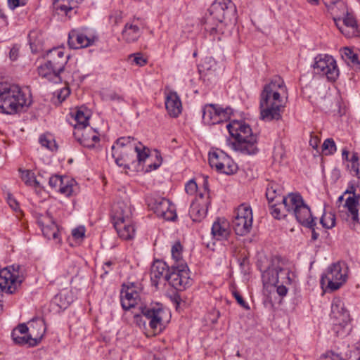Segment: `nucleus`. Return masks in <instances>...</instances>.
<instances>
[{"label": "nucleus", "mask_w": 360, "mask_h": 360, "mask_svg": "<svg viewBox=\"0 0 360 360\" xmlns=\"http://www.w3.org/2000/svg\"><path fill=\"white\" fill-rule=\"evenodd\" d=\"M319 360H346L340 354L334 352H328L323 354Z\"/></svg>", "instance_id": "53"}, {"label": "nucleus", "mask_w": 360, "mask_h": 360, "mask_svg": "<svg viewBox=\"0 0 360 360\" xmlns=\"http://www.w3.org/2000/svg\"><path fill=\"white\" fill-rule=\"evenodd\" d=\"M102 98L104 101H122L123 98L114 91H105L102 93Z\"/></svg>", "instance_id": "48"}, {"label": "nucleus", "mask_w": 360, "mask_h": 360, "mask_svg": "<svg viewBox=\"0 0 360 360\" xmlns=\"http://www.w3.org/2000/svg\"><path fill=\"white\" fill-rule=\"evenodd\" d=\"M282 188L276 182L270 181L268 183L266 189V196L269 203H272L277 198L281 200L284 196L281 197Z\"/></svg>", "instance_id": "39"}, {"label": "nucleus", "mask_w": 360, "mask_h": 360, "mask_svg": "<svg viewBox=\"0 0 360 360\" xmlns=\"http://www.w3.org/2000/svg\"><path fill=\"white\" fill-rule=\"evenodd\" d=\"M132 151L128 152L127 155L124 156V158L121 161H123L122 165H117L119 167H123L124 168H129L131 164L136 162V150L137 149L136 142L134 140L132 143Z\"/></svg>", "instance_id": "43"}, {"label": "nucleus", "mask_w": 360, "mask_h": 360, "mask_svg": "<svg viewBox=\"0 0 360 360\" xmlns=\"http://www.w3.org/2000/svg\"><path fill=\"white\" fill-rule=\"evenodd\" d=\"M342 157L343 160L349 161V152L346 149H343L342 152Z\"/></svg>", "instance_id": "64"}, {"label": "nucleus", "mask_w": 360, "mask_h": 360, "mask_svg": "<svg viewBox=\"0 0 360 360\" xmlns=\"http://www.w3.org/2000/svg\"><path fill=\"white\" fill-rule=\"evenodd\" d=\"M136 146L138 150H136V162H137L139 165L143 164L150 157L154 156L155 158L154 162H150L147 165V172L157 169L161 165L162 158L158 150H155L153 154H150L149 148L144 146L141 143H136Z\"/></svg>", "instance_id": "19"}, {"label": "nucleus", "mask_w": 360, "mask_h": 360, "mask_svg": "<svg viewBox=\"0 0 360 360\" xmlns=\"http://www.w3.org/2000/svg\"><path fill=\"white\" fill-rule=\"evenodd\" d=\"M141 32L134 22L126 23L124 30L122 32V35L127 42H134L136 41L141 36Z\"/></svg>", "instance_id": "36"}, {"label": "nucleus", "mask_w": 360, "mask_h": 360, "mask_svg": "<svg viewBox=\"0 0 360 360\" xmlns=\"http://www.w3.org/2000/svg\"><path fill=\"white\" fill-rule=\"evenodd\" d=\"M286 211L293 214L302 226L312 228L316 226V218L312 216L309 207L304 202L302 196L297 193H288L282 198Z\"/></svg>", "instance_id": "5"}, {"label": "nucleus", "mask_w": 360, "mask_h": 360, "mask_svg": "<svg viewBox=\"0 0 360 360\" xmlns=\"http://www.w3.org/2000/svg\"><path fill=\"white\" fill-rule=\"evenodd\" d=\"M322 226L326 229H331L335 224V217L332 212L324 213L320 220Z\"/></svg>", "instance_id": "46"}, {"label": "nucleus", "mask_w": 360, "mask_h": 360, "mask_svg": "<svg viewBox=\"0 0 360 360\" xmlns=\"http://www.w3.org/2000/svg\"><path fill=\"white\" fill-rule=\"evenodd\" d=\"M37 224L41 227L42 233L48 240H54L56 243L60 241L59 229L50 212L41 214L37 218Z\"/></svg>", "instance_id": "17"}, {"label": "nucleus", "mask_w": 360, "mask_h": 360, "mask_svg": "<svg viewBox=\"0 0 360 360\" xmlns=\"http://www.w3.org/2000/svg\"><path fill=\"white\" fill-rule=\"evenodd\" d=\"M331 316L339 320V323H346L349 319V311L345 309L343 302L338 298L332 302Z\"/></svg>", "instance_id": "33"}, {"label": "nucleus", "mask_w": 360, "mask_h": 360, "mask_svg": "<svg viewBox=\"0 0 360 360\" xmlns=\"http://www.w3.org/2000/svg\"><path fill=\"white\" fill-rule=\"evenodd\" d=\"M70 94V91L68 89H63L61 90L60 93L58 95V98H62L64 100L68 95Z\"/></svg>", "instance_id": "62"}, {"label": "nucleus", "mask_w": 360, "mask_h": 360, "mask_svg": "<svg viewBox=\"0 0 360 360\" xmlns=\"http://www.w3.org/2000/svg\"><path fill=\"white\" fill-rule=\"evenodd\" d=\"M349 162L350 165L348 167L350 168V172L360 179V158L357 153H353Z\"/></svg>", "instance_id": "44"}, {"label": "nucleus", "mask_w": 360, "mask_h": 360, "mask_svg": "<svg viewBox=\"0 0 360 360\" xmlns=\"http://www.w3.org/2000/svg\"><path fill=\"white\" fill-rule=\"evenodd\" d=\"M148 206L160 217L167 221H174L177 218L176 207L169 200L165 198H148Z\"/></svg>", "instance_id": "13"}, {"label": "nucleus", "mask_w": 360, "mask_h": 360, "mask_svg": "<svg viewBox=\"0 0 360 360\" xmlns=\"http://www.w3.org/2000/svg\"><path fill=\"white\" fill-rule=\"evenodd\" d=\"M209 164L218 172L228 175L233 174L238 170V166L231 158L218 149L209 153Z\"/></svg>", "instance_id": "10"}, {"label": "nucleus", "mask_w": 360, "mask_h": 360, "mask_svg": "<svg viewBox=\"0 0 360 360\" xmlns=\"http://www.w3.org/2000/svg\"><path fill=\"white\" fill-rule=\"evenodd\" d=\"M182 250L183 247L179 241L175 242L172 247V256L176 262H181L182 258Z\"/></svg>", "instance_id": "47"}, {"label": "nucleus", "mask_w": 360, "mask_h": 360, "mask_svg": "<svg viewBox=\"0 0 360 360\" xmlns=\"http://www.w3.org/2000/svg\"><path fill=\"white\" fill-rule=\"evenodd\" d=\"M130 58H133V61L139 66H143L146 64L147 60L141 53H136L130 55Z\"/></svg>", "instance_id": "54"}, {"label": "nucleus", "mask_w": 360, "mask_h": 360, "mask_svg": "<svg viewBox=\"0 0 360 360\" xmlns=\"http://www.w3.org/2000/svg\"><path fill=\"white\" fill-rule=\"evenodd\" d=\"M118 236L123 240H130L134 237L135 229L133 221H119L112 223Z\"/></svg>", "instance_id": "32"}, {"label": "nucleus", "mask_w": 360, "mask_h": 360, "mask_svg": "<svg viewBox=\"0 0 360 360\" xmlns=\"http://www.w3.org/2000/svg\"><path fill=\"white\" fill-rule=\"evenodd\" d=\"M210 15L217 21L216 27H206L215 40V34L222 32L224 26L231 24L236 19V7L231 0H216L208 9Z\"/></svg>", "instance_id": "4"}, {"label": "nucleus", "mask_w": 360, "mask_h": 360, "mask_svg": "<svg viewBox=\"0 0 360 360\" xmlns=\"http://www.w3.org/2000/svg\"><path fill=\"white\" fill-rule=\"evenodd\" d=\"M334 22L340 32L347 38L358 35V27L356 19L347 13L343 18H334Z\"/></svg>", "instance_id": "23"}, {"label": "nucleus", "mask_w": 360, "mask_h": 360, "mask_svg": "<svg viewBox=\"0 0 360 360\" xmlns=\"http://www.w3.org/2000/svg\"><path fill=\"white\" fill-rule=\"evenodd\" d=\"M7 202L14 211H17L19 209L18 201L11 193H8L7 195Z\"/></svg>", "instance_id": "56"}, {"label": "nucleus", "mask_w": 360, "mask_h": 360, "mask_svg": "<svg viewBox=\"0 0 360 360\" xmlns=\"http://www.w3.org/2000/svg\"><path fill=\"white\" fill-rule=\"evenodd\" d=\"M211 234L212 238L217 240H227L231 234L228 221L223 218H217L212 226Z\"/></svg>", "instance_id": "29"}, {"label": "nucleus", "mask_w": 360, "mask_h": 360, "mask_svg": "<svg viewBox=\"0 0 360 360\" xmlns=\"http://www.w3.org/2000/svg\"><path fill=\"white\" fill-rule=\"evenodd\" d=\"M347 273L348 269L345 263H334L328 267L326 274L321 276V283L327 284L331 290H336L346 282Z\"/></svg>", "instance_id": "7"}, {"label": "nucleus", "mask_w": 360, "mask_h": 360, "mask_svg": "<svg viewBox=\"0 0 360 360\" xmlns=\"http://www.w3.org/2000/svg\"><path fill=\"white\" fill-rule=\"evenodd\" d=\"M264 277L269 276V282L272 284H278L276 288V292L281 297H284L288 292L285 284L291 283L290 278V271L287 269L281 268H269L263 275Z\"/></svg>", "instance_id": "16"}, {"label": "nucleus", "mask_w": 360, "mask_h": 360, "mask_svg": "<svg viewBox=\"0 0 360 360\" xmlns=\"http://www.w3.org/2000/svg\"><path fill=\"white\" fill-rule=\"evenodd\" d=\"M72 236L76 239L84 238L85 234V229L84 226H79L75 228L72 231Z\"/></svg>", "instance_id": "55"}, {"label": "nucleus", "mask_w": 360, "mask_h": 360, "mask_svg": "<svg viewBox=\"0 0 360 360\" xmlns=\"http://www.w3.org/2000/svg\"><path fill=\"white\" fill-rule=\"evenodd\" d=\"M39 143L43 146L51 150L56 148V143L53 140L48 139L45 135H41L39 137Z\"/></svg>", "instance_id": "51"}, {"label": "nucleus", "mask_w": 360, "mask_h": 360, "mask_svg": "<svg viewBox=\"0 0 360 360\" xmlns=\"http://www.w3.org/2000/svg\"><path fill=\"white\" fill-rule=\"evenodd\" d=\"M84 131L81 134L75 135L78 141L84 147L93 148L100 141L99 134L93 128L83 129Z\"/></svg>", "instance_id": "31"}, {"label": "nucleus", "mask_w": 360, "mask_h": 360, "mask_svg": "<svg viewBox=\"0 0 360 360\" xmlns=\"http://www.w3.org/2000/svg\"><path fill=\"white\" fill-rule=\"evenodd\" d=\"M233 295L237 300L238 303L243 307V308L248 309L250 307L248 304L245 302L243 297L240 295V293L237 291H233Z\"/></svg>", "instance_id": "57"}, {"label": "nucleus", "mask_w": 360, "mask_h": 360, "mask_svg": "<svg viewBox=\"0 0 360 360\" xmlns=\"http://www.w3.org/2000/svg\"><path fill=\"white\" fill-rule=\"evenodd\" d=\"M342 58L347 63L352 65H357L360 64L358 54L350 48H344L342 51Z\"/></svg>", "instance_id": "42"}, {"label": "nucleus", "mask_w": 360, "mask_h": 360, "mask_svg": "<svg viewBox=\"0 0 360 360\" xmlns=\"http://www.w3.org/2000/svg\"><path fill=\"white\" fill-rule=\"evenodd\" d=\"M50 187L60 192L65 196H70L74 192L76 186L75 180L68 176L53 175L49 179Z\"/></svg>", "instance_id": "22"}, {"label": "nucleus", "mask_w": 360, "mask_h": 360, "mask_svg": "<svg viewBox=\"0 0 360 360\" xmlns=\"http://www.w3.org/2000/svg\"><path fill=\"white\" fill-rule=\"evenodd\" d=\"M68 59L69 55L65 53L64 49L58 47L49 51L46 62L49 65L53 67L55 71L60 74L63 72Z\"/></svg>", "instance_id": "25"}, {"label": "nucleus", "mask_w": 360, "mask_h": 360, "mask_svg": "<svg viewBox=\"0 0 360 360\" xmlns=\"http://www.w3.org/2000/svg\"><path fill=\"white\" fill-rule=\"evenodd\" d=\"M30 95L15 84L0 82V112L12 115L31 104Z\"/></svg>", "instance_id": "3"}, {"label": "nucleus", "mask_w": 360, "mask_h": 360, "mask_svg": "<svg viewBox=\"0 0 360 360\" xmlns=\"http://www.w3.org/2000/svg\"><path fill=\"white\" fill-rule=\"evenodd\" d=\"M276 203H269L270 205V210H271V215L277 219H281L283 217H285V214H282L281 212V210L277 207L278 203L282 202V199L281 200H276Z\"/></svg>", "instance_id": "50"}, {"label": "nucleus", "mask_w": 360, "mask_h": 360, "mask_svg": "<svg viewBox=\"0 0 360 360\" xmlns=\"http://www.w3.org/2000/svg\"><path fill=\"white\" fill-rule=\"evenodd\" d=\"M140 300L137 286L131 283L129 285L123 284L120 291L121 305L124 310L128 311L139 304Z\"/></svg>", "instance_id": "18"}, {"label": "nucleus", "mask_w": 360, "mask_h": 360, "mask_svg": "<svg viewBox=\"0 0 360 360\" xmlns=\"http://www.w3.org/2000/svg\"><path fill=\"white\" fill-rule=\"evenodd\" d=\"M253 221L252 211L250 205L243 203L238 206L232 220V226L238 236H245L252 229Z\"/></svg>", "instance_id": "8"}, {"label": "nucleus", "mask_w": 360, "mask_h": 360, "mask_svg": "<svg viewBox=\"0 0 360 360\" xmlns=\"http://www.w3.org/2000/svg\"><path fill=\"white\" fill-rule=\"evenodd\" d=\"M115 263L112 261H108L105 262L103 264V269L104 271L103 274L107 275L111 270H112V266Z\"/></svg>", "instance_id": "59"}, {"label": "nucleus", "mask_w": 360, "mask_h": 360, "mask_svg": "<svg viewBox=\"0 0 360 360\" xmlns=\"http://www.w3.org/2000/svg\"><path fill=\"white\" fill-rule=\"evenodd\" d=\"M322 149L326 152V155H331L336 151V146L333 139H327L322 145Z\"/></svg>", "instance_id": "49"}, {"label": "nucleus", "mask_w": 360, "mask_h": 360, "mask_svg": "<svg viewBox=\"0 0 360 360\" xmlns=\"http://www.w3.org/2000/svg\"><path fill=\"white\" fill-rule=\"evenodd\" d=\"M29 324L27 333L30 334V347H34L41 342L45 333L46 327L44 321L41 319H33Z\"/></svg>", "instance_id": "28"}, {"label": "nucleus", "mask_w": 360, "mask_h": 360, "mask_svg": "<svg viewBox=\"0 0 360 360\" xmlns=\"http://www.w3.org/2000/svg\"><path fill=\"white\" fill-rule=\"evenodd\" d=\"M39 75L47 79L53 83H60L62 82L60 74L53 69V67L49 65L47 62L38 68Z\"/></svg>", "instance_id": "35"}, {"label": "nucleus", "mask_w": 360, "mask_h": 360, "mask_svg": "<svg viewBox=\"0 0 360 360\" xmlns=\"http://www.w3.org/2000/svg\"><path fill=\"white\" fill-rule=\"evenodd\" d=\"M230 135L234 138L233 148L243 155H255L257 153V137L250 127L244 122L233 120L227 124Z\"/></svg>", "instance_id": "2"}, {"label": "nucleus", "mask_w": 360, "mask_h": 360, "mask_svg": "<svg viewBox=\"0 0 360 360\" xmlns=\"http://www.w3.org/2000/svg\"><path fill=\"white\" fill-rule=\"evenodd\" d=\"M165 108L172 117H177L181 112L182 105L179 96L174 91H169L165 98Z\"/></svg>", "instance_id": "30"}, {"label": "nucleus", "mask_w": 360, "mask_h": 360, "mask_svg": "<svg viewBox=\"0 0 360 360\" xmlns=\"http://www.w3.org/2000/svg\"><path fill=\"white\" fill-rule=\"evenodd\" d=\"M7 23V17L3 12L2 9L0 8V26L6 25Z\"/></svg>", "instance_id": "61"}, {"label": "nucleus", "mask_w": 360, "mask_h": 360, "mask_svg": "<svg viewBox=\"0 0 360 360\" xmlns=\"http://www.w3.org/2000/svg\"><path fill=\"white\" fill-rule=\"evenodd\" d=\"M75 123L74 127L77 130L75 135L79 133V130L86 128L89 125V120L90 118V114L87 110H84L82 108L77 110L73 115Z\"/></svg>", "instance_id": "37"}, {"label": "nucleus", "mask_w": 360, "mask_h": 360, "mask_svg": "<svg viewBox=\"0 0 360 360\" xmlns=\"http://www.w3.org/2000/svg\"><path fill=\"white\" fill-rule=\"evenodd\" d=\"M73 301L72 292L68 290H63L54 297L53 303L58 306L60 309H65Z\"/></svg>", "instance_id": "38"}, {"label": "nucleus", "mask_w": 360, "mask_h": 360, "mask_svg": "<svg viewBox=\"0 0 360 360\" xmlns=\"http://www.w3.org/2000/svg\"><path fill=\"white\" fill-rule=\"evenodd\" d=\"M95 37H87L85 34L76 30H72L68 35V45L71 49H77L93 44Z\"/></svg>", "instance_id": "27"}, {"label": "nucleus", "mask_w": 360, "mask_h": 360, "mask_svg": "<svg viewBox=\"0 0 360 360\" xmlns=\"http://www.w3.org/2000/svg\"><path fill=\"white\" fill-rule=\"evenodd\" d=\"M198 190V185L194 179L189 180L185 185V191L188 195H194Z\"/></svg>", "instance_id": "52"}, {"label": "nucleus", "mask_w": 360, "mask_h": 360, "mask_svg": "<svg viewBox=\"0 0 360 360\" xmlns=\"http://www.w3.org/2000/svg\"><path fill=\"white\" fill-rule=\"evenodd\" d=\"M22 279L18 274L11 272L8 268L0 270V290L8 294L13 293Z\"/></svg>", "instance_id": "20"}, {"label": "nucleus", "mask_w": 360, "mask_h": 360, "mask_svg": "<svg viewBox=\"0 0 360 360\" xmlns=\"http://www.w3.org/2000/svg\"><path fill=\"white\" fill-rule=\"evenodd\" d=\"M139 313H134V321L135 324L140 328L146 327L145 317L149 321V326L153 330H160L163 326V316L165 310L162 305L159 303L150 304L148 306L140 304L138 307Z\"/></svg>", "instance_id": "6"}, {"label": "nucleus", "mask_w": 360, "mask_h": 360, "mask_svg": "<svg viewBox=\"0 0 360 360\" xmlns=\"http://www.w3.org/2000/svg\"><path fill=\"white\" fill-rule=\"evenodd\" d=\"M204 186V193H200L190 207L189 214L193 221H200L206 217L210 204L207 180L205 181Z\"/></svg>", "instance_id": "14"}, {"label": "nucleus", "mask_w": 360, "mask_h": 360, "mask_svg": "<svg viewBox=\"0 0 360 360\" xmlns=\"http://www.w3.org/2000/svg\"><path fill=\"white\" fill-rule=\"evenodd\" d=\"M28 330V326L25 323L19 324L11 333L13 342L18 345L30 346L31 341L30 334L27 333Z\"/></svg>", "instance_id": "34"}, {"label": "nucleus", "mask_w": 360, "mask_h": 360, "mask_svg": "<svg viewBox=\"0 0 360 360\" xmlns=\"http://www.w3.org/2000/svg\"><path fill=\"white\" fill-rule=\"evenodd\" d=\"M232 114L231 108H223L218 105L207 104L202 110V121L207 125H214L226 122Z\"/></svg>", "instance_id": "11"}, {"label": "nucleus", "mask_w": 360, "mask_h": 360, "mask_svg": "<svg viewBox=\"0 0 360 360\" xmlns=\"http://www.w3.org/2000/svg\"><path fill=\"white\" fill-rule=\"evenodd\" d=\"M112 223L131 220L132 210L128 202L117 201L112 206L111 210Z\"/></svg>", "instance_id": "26"}, {"label": "nucleus", "mask_w": 360, "mask_h": 360, "mask_svg": "<svg viewBox=\"0 0 360 360\" xmlns=\"http://www.w3.org/2000/svg\"><path fill=\"white\" fill-rule=\"evenodd\" d=\"M170 271L165 262L162 260L154 261L150 269L152 285L158 288L160 283H165L166 281H168L167 278Z\"/></svg>", "instance_id": "24"}, {"label": "nucleus", "mask_w": 360, "mask_h": 360, "mask_svg": "<svg viewBox=\"0 0 360 360\" xmlns=\"http://www.w3.org/2000/svg\"><path fill=\"white\" fill-rule=\"evenodd\" d=\"M9 56H10L11 60H17V58L18 57V49L15 46L13 47L10 51Z\"/></svg>", "instance_id": "60"}, {"label": "nucleus", "mask_w": 360, "mask_h": 360, "mask_svg": "<svg viewBox=\"0 0 360 360\" xmlns=\"http://www.w3.org/2000/svg\"><path fill=\"white\" fill-rule=\"evenodd\" d=\"M188 271L187 265L183 262L172 265L167 278L169 283L177 290H184L191 285Z\"/></svg>", "instance_id": "12"}, {"label": "nucleus", "mask_w": 360, "mask_h": 360, "mask_svg": "<svg viewBox=\"0 0 360 360\" xmlns=\"http://www.w3.org/2000/svg\"><path fill=\"white\" fill-rule=\"evenodd\" d=\"M200 66L203 72H215L217 69V63L212 57H205Z\"/></svg>", "instance_id": "45"}, {"label": "nucleus", "mask_w": 360, "mask_h": 360, "mask_svg": "<svg viewBox=\"0 0 360 360\" xmlns=\"http://www.w3.org/2000/svg\"><path fill=\"white\" fill-rule=\"evenodd\" d=\"M311 229V239L312 240H316L319 236V234L316 233V231L314 229V226L312 228H310Z\"/></svg>", "instance_id": "63"}, {"label": "nucleus", "mask_w": 360, "mask_h": 360, "mask_svg": "<svg viewBox=\"0 0 360 360\" xmlns=\"http://www.w3.org/2000/svg\"><path fill=\"white\" fill-rule=\"evenodd\" d=\"M8 4L11 9H15L20 6L25 5V3L21 0H8Z\"/></svg>", "instance_id": "58"}, {"label": "nucleus", "mask_w": 360, "mask_h": 360, "mask_svg": "<svg viewBox=\"0 0 360 360\" xmlns=\"http://www.w3.org/2000/svg\"><path fill=\"white\" fill-rule=\"evenodd\" d=\"M312 67L316 74L325 76L329 81L335 82L339 76L336 61L331 56H317Z\"/></svg>", "instance_id": "9"}, {"label": "nucleus", "mask_w": 360, "mask_h": 360, "mask_svg": "<svg viewBox=\"0 0 360 360\" xmlns=\"http://www.w3.org/2000/svg\"><path fill=\"white\" fill-rule=\"evenodd\" d=\"M21 172V179L27 186L41 187V182L37 180L34 174L30 170H20Z\"/></svg>", "instance_id": "41"}, {"label": "nucleus", "mask_w": 360, "mask_h": 360, "mask_svg": "<svg viewBox=\"0 0 360 360\" xmlns=\"http://www.w3.org/2000/svg\"><path fill=\"white\" fill-rule=\"evenodd\" d=\"M134 139L131 136H123L117 139L116 142L112 145V155L115 159L117 165H122L124 156L127 155L128 152L132 151V143Z\"/></svg>", "instance_id": "21"}, {"label": "nucleus", "mask_w": 360, "mask_h": 360, "mask_svg": "<svg viewBox=\"0 0 360 360\" xmlns=\"http://www.w3.org/2000/svg\"><path fill=\"white\" fill-rule=\"evenodd\" d=\"M283 79L274 77L264 85L259 98L260 118L265 122L278 121L282 117L285 105L281 95L286 93Z\"/></svg>", "instance_id": "1"}, {"label": "nucleus", "mask_w": 360, "mask_h": 360, "mask_svg": "<svg viewBox=\"0 0 360 360\" xmlns=\"http://www.w3.org/2000/svg\"><path fill=\"white\" fill-rule=\"evenodd\" d=\"M345 193H352L349 196L343 205L345 212H340V217L346 221L351 220L354 223L360 224V195L355 194V189L352 186L351 189L347 190Z\"/></svg>", "instance_id": "15"}, {"label": "nucleus", "mask_w": 360, "mask_h": 360, "mask_svg": "<svg viewBox=\"0 0 360 360\" xmlns=\"http://www.w3.org/2000/svg\"><path fill=\"white\" fill-rule=\"evenodd\" d=\"M82 0H53V4L58 10L63 11L65 15L77 8Z\"/></svg>", "instance_id": "40"}]
</instances>
